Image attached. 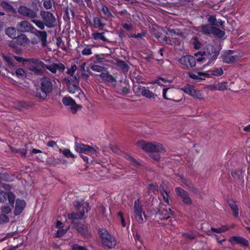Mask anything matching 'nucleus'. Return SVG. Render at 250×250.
Listing matches in <instances>:
<instances>
[{
  "instance_id": "27",
  "label": "nucleus",
  "mask_w": 250,
  "mask_h": 250,
  "mask_svg": "<svg viewBox=\"0 0 250 250\" xmlns=\"http://www.w3.org/2000/svg\"><path fill=\"white\" fill-rule=\"evenodd\" d=\"M10 73L13 76L15 75L16 77L20 79H23L26 77V72L22 68L16 69L15 71H12Z\"/></svg>"
},
{
  "instance_id": "10",
  "label": "nucleus",
  "mask_w": 250,
  "mask_h": 250,
  "mask_svg": "<svg viewBox=\"0 0 250 250\" xmlns=\"http://www.w3.org/2000/svg\"><path fill=\"white\" fill-rule=\"evenodd\" d=\"M175 213L170 208H167V206L165 208H160L157 215L161 220H167L170 216H174Z\"/></svg>"
},
{
  "instance_id": "62",
  "label": "nucleus",
  "mask_w": 250,
  "mask_h": 250,
  "mask_svg": "<svg viewBox=\"0 0 250 250\" xmlns=\"http://www.w3.org/2000/svg\"><path fill=\"white\" fill-rule=\"evenodd\" d=\"M193 47L195 49L198 50L200 48L201 46V43L198 41L197 38L194 39V42H193Z\"/></svg>"
},
{
  "instance_id": "13",
  "label": "nucleus",
  "mask_w": 250,
  "mask_h": 250,
  "mask_svg": "<svg viewBox=\"0 0 250 250\" xmlns=\"http://www.w3.org/2000/svg\"><path fill=\"white\" fill-rule=\"evenodd\" d=\"M229 242L233 245H240L242 247L246 248L249 246V242L242 236H233L229 238Z\"/></svg>"
},
{
  "instance_id": "32",
  "label": "nucleus",
  "mask_w": 250,
  "mask_h": 250,
  "mask_svg": "<svg viewBox=\"0 0 250 250\" xmlns=\"http://www.w3.org/2000/svg\"><path fill=\"white\" fill-rule=\"evenodd\" d=\"M5 34L11 39H15L17 36V31L14 27H8L5 29Z\"/></svg>"
},
{
  "instance_id": "26",
  "label": "nucleus",
  "mask_w": 250,
  "mask_h": 250,
  "mask_svg": "<svg viewBox=\"0 0 250 250\" xmlns=\"http://www.w3.org/2000/svg\"><path fill=\"white\" fill-rule=\"evenodd\" d=\"M92 38L94 40H101L103 42H109L107 38L104 36V32H95L92 34Z\"/></svg>"
},
{
  "instance_id": "34",
  "label": "nucleus",
  "mask_w": 250,
  "mask_h": 250,
  "mask_svg": "<svg viewBox=\"0 0 250 250\" xmlns=\"http://www.w3.org/2000/svg\"><path fill=\"white\" fill-rule=\"evenodd\" d=\"M38 37L40 39L42 42V46H45L47 44V34L46 31H42L41 33L39 34Z\"/></svg>"
},
{
  "instance_id": "49",
  "label": "nucleus",
  "mask_w": 250,
  "mask_h": 250,
  "mask_svg": "<svg viewBox=\"0 0 250 250\" xmlns=\"http://www.w3.org/2000/svg\"><path fill=\"white\" fill-rule=\"evenodd\" d=\"M227 83L225 82L218 83H216L217 90L223 91L227 88Z\"/></svg>"
},
{
  "instance_id": "4",
  "label": "nucleus",
  "mask_w": 250,
  "mask_h": 250,
  "mask_svg": "<svg viewBox=\"0 0 250 250\" xmlns=\"http://www.w3.org/2000/svg\"><path fill=\"white\" fill-rule=\"evenodd\" d=\"M99 235L101 239L102 244L104 246L109 249H113L116 245V240L112 236L108 231L104 229H99L98 230Z\"/></svg>"
},
{
  "instance_id": "15",
  "label": "nucleus",
  "mask_w": 250,
  "mask_h": 250,
  "mask_svg": "<svg viewBox=\"0 0 250 250\" xmlns=\"http://www.w3.org/2000/svg\"><path fill=\"white\" fill-rule=\"evenodd\" d=\"M76 229L79 233L84 238H89L91 236L89 226L86 224H81L76 227Z\"/></svg>"
},
{
  "instance_id": "17",
  "label": "nucleus",
  "mask_w": 250,
  "mask_h": 250,
  "mask_svg": "<svg viewBox=\"0 0 250 250\" xmlns=\"http://www.w3.org/2000/svg\"><path fill=\"white\" fill-rule=\"evenodd\" d=\"M34 64H36L38 66H41L43 68H45L49 70L52 73H56L57 72L56 63H54L50 65H47L44 63L43 62L41 61L39 59L33 60Z\"/></svg>"
},
{
  "instance_id": "56",
  "label": "nucleus",
  "mask_w": 250,
  "mask_h": 250,
  "mask_svg": "<svg viewBox=\"0 0 250 250\" xmlns=\"http://www.w3.org/2000/svg\"><path fill=\"white\" fill-rule=\"evenodd\" d=\"M182 237L188 240H193L195 238V236L193 233H188V232L183 233L182 234Z\"/></svg>"
},
{
  "instance_id": "38",
  "label": "nucleus",
  "mask_w": 250,
  "mask_h": 250,
  "mask_svg": "<svg viewBox=\"0 0 250 250\" xmlns=\"http://www.w3.org/2000/svg\"><path fill=\"white\" fill-rule=\"evenodd\" d=\"M212 34L215 35L218 38H221L225 35V32L214 26Z\"/></svg>"
},
{
  "instance_id": "55",
  "label": "nucleus",
  "mask_w": 250,
  "mask_h": 250,
  "mask_svg": "<svg viewBox=\"0 0 250 250\" xmlns=\"http://www.w3.org/2000/svg\"><path fill=\"white\" fill-rule=\"evenodd\" d=\"M148 190L150 191H152L153 193H155L158 191V186L154 184H149L148 185Z\"/></svg>"
},
{
  "instance_id": "36",
  "label": "nucleus",
  "mask_w": 250,
  "mask_h": 250,
  "mask_svg": "<svg viewBox=\"0 0 250 250\" xmlns=\"http://www.w3.org/2000/svg\"><path fill=\"white\" fill-rule=\"evenodd\" d=\"M146 31H143L141 33H138L137 34L130 33L128 35V37L129 38H136L138 40L142 39L144 40V38L146 37Z\"/></svg>"
},
{
  "instance_id": "14",
  "label": "nucleus",
  "mask_w": 250,
  "mask_h": 250,
  "mask_svg": "<svg viewBox=\"0 0 250 250\" xmlns=\"http://www.w3.org/2000/svg\"><path fill=\"white\" fill-rule=\"evenodd\" d=\"M159 190L161 195L163 197L164 202L167 205H170V190L168 186L163 182L160 186Z\"/></svg>"
},
{
  "instance_id": "28",
  "label": "nucleus",
  "mask_w": 250,
  "mask_h": 250,
  "mask_svg": "<svg viewBox=\"0 0 250 250\" xmlns=\"http://www.w3.org/2000/svg\"><path fill=\"white\" fill-rule=\"evenodd\" d=\"M133 210L134 214L138 213H144V212H145L143 208V206L140 203L139 199H137L134 201Z\"/></svg>"
},
{
  "instance_id": "42",
  "label": "nucleus",
  "mask_w": 250,
  "mask_h": 250,
  "mask_svg": "<svg viewBox=\"0 0 250 250\" xmlns=\"http://www.w3.org/2000/svg\"><path fill=\"white\" fill-rule=\"evenodd\" d=\"M188 74L189 78L195 80H203L199 76H204L206 75V73L203 72H199L198 75H196L191 71L188 72Z\"/></svg>"
},
{
  "instance_id": "52",
  "label": "nucleus",
  "mask_w": 250,
  "mask_h": 250,
  "mask_svg": "<svg viewBox=\"0 0 250 250\" xmlns=\"http://www.w3.org/2000/svg\"><path fill=\"white\" fill-rule=\"evenodd\" d=\"M102 11L103 12L104 15L106 16L107 18H109L112 16V14L110 12L108 8L106 6H102Z\"/></svg>"
},
{
  "instance_id": "35",
  "label": "nucleus",
  "mask_w": 250,
  "mask_h": 250,
  "mask_svg": "<svg viewBox=\"0 0 250 250\" xmlns=\"http://www.w3.org/2000/svg\"><path fill=\"white\" fill-rule=\"evenodd\" d=\"M229 228L228 226L222 225L221 227L218 228H214L211 227L210 229V231L218 233H221L227 231V230H229Z\"/></svg>"
},
{
  "instance_id": "12",
  "label": "nucleus",
  "mask_w": 250,
  "mask_h": 250,
  "mask_svg": "<svg viewBox=\"0 0 250 250\" xmlns=\"http://www.w3.org/2000/svg\"><path fill=\"white\" fill-rule=\"evenodd\" d=\"M63 104L65 106H70V110L73 113H76L78 108L81 107L77 104L75 100L70 97H64L62 99Z\"/></svg>"
},
{
  "instance_id": "22",
  "label": "nucleus",
  "mask_w": 250,
  "mask_h": 250,
  "mask_svg": "<svg viewBox=\"0 0 250 250\" xmlns=\"http://www.w3.org/2000/svg\"><path fill=\"white\" fill-rule=\"evenodd\" d=\"M15 39H16L17 44L23 46L28 45L30 42V40L24 34L17 35Z\"/></svg>"
},
{
  "instance_id": "43",
  "label": "nucleus",
  "mask_w": 250,
  "mask_h": 250,
  "mask_svg": "<svg viewBox=\"0 0 250 250\" xmlns=\"http://www.w3.org/2000/svg\"><path fill=\"white\" fill-rule=\"evenodd\" d=\"M15 59L17 61L19 62H28L29 63H31L33 64H34L33 62H32L34 60H37V59L35 58H27V59H24L22 57L17 56H14Z\"/></svg>"
},
{
  "instance_id": "1",
  "label": "nucleus",
  "mask_w": 250,
  "mask_h": 250,
  "mask_svg": "<svg viewBox=\"0 0 250 250\" xmlns=\"http://www.w3.org/2000/svg\"><path fill=\"white\" fill-rule=\"evenodd\" d=\"M54 81L48 77H43L40 80V89H37L36 97L43 100L52 92Z\"/></svg>"
},
{
  "instance_id": "18",
  "label": "nucleus",
  "mask_w": 250,
  "mask_h": 250,
  "mask_svg": "<svg viewBox=\"0 0 250 250\" xmlns=\"http://www.w3.org/2000/svg\"><path fill=\"white\" fill-rule=\"evenodd\" d=\"M33 27V25L27 21H22L17 25L18 29L21 32H30Z\"/></svg>"
},
{
  "instance_id": "37",
  "label": "nucleus",
  "mask_w": 250,
  "mask_h": 250,
  "mask_svg": "<svg viewBox=\"0 0 250 250\" xmlns=\"http://www.w3.org/2000/svg\"><path fill=\"white\" fill-rule=\"evenodd\" d=\"M141 95L148 99H154V93L146 87L143 91H142Z\"/></svg>"
},
{
  "instance_id": "25",
  "label": "nucleus",
  "mask_w": 250,
  "mask_h": 250,
  "mask_svg": "<svg viewBox=\"0 0 250 250\" xmlns=\"http://www.w3.org/2000/svg\"><path fill=\"white\" fill-rule=\"evenodd\" d=\"M0 5L7 12H10L13 14H15L17 12L16 9L11 5L5 1H2L0 3Z\"/></svg>"
},
{
  "instance_id": "57",
  "label": "nucleus",
  "mask_w": 250,
  "mask_h": 250,
  "mask_svg": "<svg viewBox=\"0 0 250 250\" xmlns=\"http://www.w3.org/2000/svg\"><path fill=\"white\" fill-rule=\"evenodd\" d=\"M3 59L7 62L9 67L14 66L13 60L10 57L4 55Z\"/></svg>"
},
{
  "instance_id": "41",
  "label": "nucleus",
  "mask_w": 250,
  "mask_h": 250,
  "mask_svg": "<svg viewBox=\"0 0 250 250\" xmlns=\"http://www.w3.org/2000/svg\"><path fill=\"white\" fill-rule=\"evenodd\" d=\"M79 90V87L76 84L69 83L68 85V91L70 93L74 94Z\"/></svg>"
},
{
  "instance_id": "47",
  "label": "nucleus",
  "mask_w": 250,
  "mask_h": 250,
  "mask_svg": "<svg viewBox=\"0 0 250 250\" xmlns=\"http://www.w3.org/2000/svg\"><path fill=\"white\" fill-rule=\"evenodd\" d=\"M0 180L7 182L12 181L11 177L7 172L0 173Z\"/></svg>"
},
{
  "instance_id": "11",
  "label": "nucleus",
  "mask_w": 250,
  "mask_h": 250,
  "mask_svg": "<svg viewBox=\"0 0 250 250\" xmlns=\"http://www.w3.org/2000/svg\"><path fill=\"white\" fill-rule=\"evenodd\" d=\"M178 61L181 64L185 66L188 69L193 68L196 65L195 58L191 55L184 56L179 59Z\"/></svg>"
},
{
  "instance_id": "24",
  "label": "nucleus",
  "mask_w": 250,
  "mask_h": 250,
  "mask_svg": "<svg viewBox=\"0 0 250 250\" xmlns=\"http://www.w3.org/2000/svg\"><path fill=\"white\" fill-rule=\"evenodd\" d=\"M228 205L232 211L233 216L237 218L239 216V208L234 200H230L228 201Z\"/></svg>"
},
{
  "instance_id": "45",
  "label": "nucleus",
  "mask_w": 250,
  "mask_h": 250,
  "mask_svg": "<svg viewBox=\"0 0 250 250\" xmlns=\"http://www.w3.org/2000/svg\"><path fill=\"white\" fill-rule=\"evenodd\" d=\"M198 53L199 54L200 56L198 57V53H195V56L197 57L196 60V62H205L206 60H208L207 59V58L205 56H204V52H199Z\"/></svg>"
},
{
  "instance_id": "3",
  "label": "nucleus",
  "mask_w": 250,
  "mask_h": 250,
  "mask_svg": "<svg viewBox=\"0 0 250 250\" xmlns=\"http://www.w3.org/2000/svg\"><path fill=\"white\" fill-rule=\"evenodd\" d=\"M75 150L81 153V157L83 159L84 162L88 163V158L87 156L83 154H87L92 156V158L96 155L98 152V148L97 146H91L88 145L76 143L75 144Z\"/></svg>"
},
{
  "instance_id": "64",
  "label": "nucleus",
  "mask_w": 250,
  "mask_h": 250,
  "mask_svg": "<svg viewBox=\"0 0 250 250\" xmlns=\"http://www.w3.org/2000/svg\"><path fill=\"white\" fill-rule=\"evenodd\" d=\"M73 250H88L85 247L74 244L72 246Z\"/></svg>"
},
{
  "instance_id": "61",
  "label": "nucleus",
  "mask_w": 250,
  "mask_h": 250,
  "mask_svg": "<svg viewBox=\"0 0 250 250\" xmlns=\"http://www.w3.org/2000/svg\"><path fill=\"white\" fill-rule=\"evenodd\" d=\"M121 26L127 31H131L133 27V26L131 23L128 24L126 23H121Z\"/></svg>"
},
{
  "instance_id": "6",
  "label": "nucleus",
  "mask_w": 250,
  "mask_h": 250,
  "mask_svg": "<svg viewBox=\"0 0 250 250\" xmlns=\"http://www.w3.org/2000/svg\"><path fill=\"white\" fill-rule=\"evenodd\" d=\"M40 15L47 28H52L56 26V18L53 13L49 11L41 10Z\"/></svg>"
},
{
  "instance_id": "9",
  "label": "nucleus",
  "mask_w": 250,
  "mask_h": 250,
  "mask_svg": "<svg viewBox=\"0 0 250 250\" xmlns=\"http://www.w3.org/2000/svg\"><path fill=\"white\" fill-rule=\"evenodd\" d=\"M15 195L11 191H0V203H5L7 200L12 208H14L15 201Z\"/></svg>"
},
{
  "instance_id": "33",
  "label": "nucleus",
  "mask_w": 250,
  "mask_h": 250,
  "mask_svg": "<svg viewBox=\"0 0 250 250\" xmlns=\"http://www.w3.org/2000/svg\"><path fill=\"white\" fill-rule=\"evenodd\" d=\"M84 216V210L83 207V210H80L79 212H73L70 215V218L72 219H81Z\"/></svg>"
},
{
  "instance_id": "48",
  "label": "nucleus",
  "mask_w": 250,
  "mask_h": 250,
  "mask_svg": "<svg viewBox=\"0 0 250 250\" xmlns=\"http://www.w3.org/2000/svg\"><path fill=\"white\" fill-rule=\"evenodd\" d=\"M90 68L93 71L101 73L103 72V71H105V70H106V69L104 68V67L97 64H93L91 65Z\"/></svg>"
},
{
  "instance_id": "20",
  "label": "nucleus",
  "mask_w": 250,
  "mask_h": 250,
  "mask_svg": "<svg viewBox=\"0 0 250 250\" xmlns=\"http://www.w3.org/2000/svg\"><path fill=\"white\" fill-rule=\"evenodd\" d=\"M26 203L24 200L18 199L16 201L14 214L15 215H19L23 211L25 208Z\"/></svg>"
},
{
  "instance_id": "46",
  "label": "nucleus",
  "mask_w": 250,
  "mask_h": 250,
  "mask_svg": "<svg viewBox=\"0 0 250 250\" xmlns=\"http://www.w3.org/2000/svg\"><path fill=\"white\" fill-rule=\"evenodd\" d=\"M211 74L215 76H221L223 74V71L221 67H216L211 71Z\"/></svg>"
},
{
  "instance_id": "44",
  "label": "nucleus",
  "mask_w": 250,
  "mask_h": 250,
  "mask_svg": "<svg viewBox=\"0 0 250 250\" xmlns=\"http://www.w3.org/2000/svg\"><path fill=\"white\" fill-rule=\"evenodd\" d=\"M125 158L129 161L135 167H138L141 165L140 163L138 162L136 159L132 157L131 156L127 154L124 155Z\"/></svg>"
},
{
  "instance_id": "8",
  "label": "nucleus",
  "mask_w": 250,
  "mask_h": 250,
  "mask_svg": "<svg viewBox=\"0 0 250 250\" xmlns=\"http://www.w3.org/2000/svg\"><path fill=\"white\" fill-rule=\"evenodd\" d=\"M175 192L176 195L180 197L185 205H190L192 204V200L188 191L181 187H176L175 188Z\"/></svg>"
},
{
  "instance_id": "2",
  "label": "nucleus",
  "mask_w": 250,
  "mask_h": 250,
  "mask_svg": "<svg viewBox=\"0 0 250 250\" xmlns=\"http://www.w3.org/2000/svg\"><path fill=\"white\" fill-rule=\"evenodd\" d=\"M142 148L146 152H150V157L155 161L160 160L161 156L159 152H165L166 149L162 144L158 143H145L140 145Z\"/></svg>"
},
{
  "instance_id": "39",
  "label": "nucleus",
  "mask_w": 250,
  "mask_h": 250,
  "mask_svg": "<svg viewBox=\"0 0 250 250\" xmlns=\"http://www.w3.org/2000/svg\"><path fill=\"white\" fill-rule=\"evenodd\" d=\"M117 66L124 71H128L129 67L124 61L119 60L117 62Z\"/></svg>"
},
{
  "instance_id": "58",
  "label": "nucleus",
  "mask_w": 250,
  "mask_h": 250,
  "mask_svg": "<svg viewBox=\"0 0 250 250\" xmlns=\"http://www.w3.org/2000/svg\"><path fill=\"white\" fill-rule=\"evenodd\" d=\"M43 5L46 9H50L52 8V4L51 0H43Z\"/></svg>"
},
{
  "instance_id": "16",
  "label": "nucleus",
  "mask_w": 250,
  "mask_h": 250,
  "mask_svg": "<svg viewBox=\"0 0 250 250\" xmlns=\"http://www.w3.org/2000/svg\"><path fill=\"white\" fill-rule=\"evenodd\" d=\"M233 53L232 50H229L225 52L222 56L223 61L227 63H231L238 60L239 56L238 55H231Z\"/></svg>"
},
{
  "instance_id": "63",
  "label": "nucleus",
  "mask_w": 250,
  "mask_h": 250,
  "mask_svg": "<svg viewBox=\"0 0 250 250\" xmlns=\"http://www.w3.org/2000/svg\"><path fill=\"white\" fill-rule=\"evenodd\" d=\"M66 232V230L64 229H59L55 233L56 237H61L63 236Z\"/></svg>"
},
{
  "instance_id": "59",
  "label": "nucleus",
  "mask_w": 250,
  "mask_h": 250,
  "mask_svg": "<svg viewBox=\"0 0 250 250\" xmlns=\"http://www.w3.org/2000/svg\"><path fill=\"white\" fill-rule=\"evenodd\" d=\"M77 65L76 64L72 65L71 68L68 69L66 71L67 74L71 76H73L77 69Z\"/></svg>"
},
{
  "instance_id": "53",
  "label": "nucleus",
  "mask_w": 250,
  "mask_h": 250,
  "mask_svg": "<svg viewBox=\"0 0 250 250\" xmlns=\"http://www.w3.org/2000/svg\"><path fill=\"white\" fill-rule=\"evenodd\" d=\"M29 70L34 72L36 74H41L42 71L41 69L38 68L35 66H30L28 68Z\"/></svg>"
},
{
  "instance_id": "51",
  "label": "nucleus",
  "mask_w": 250,
  "mask_h": 250,
  "mask_svg": "<svg viewBox=\"0 0 250 250\" xmlns=\"http://www.w3.org/2000/svg\"><path fill=\"white\" fill-rule=\"evenodd\" d=\"M63 154L67 158H75V156L67 148H64L62 151Z\"/></svg>"
},
{
  "instance_id": "19",
  "label": "nucleus",
  "mask_w": 250,
  "mask_h": 250,
  "mask_svg": "<svg viewBox=\"0 0 250 250\" xmlns=\"http://www.w3.org/2000/svg\"><path fill=\"white\" fill-rule=\"evenodd\" d=\"M180 179L181 182L185 185L191 192L195 194L198 192V189L194 186L190 180L187 179L183 175L180 176Z\"/></svg>"
},
{
  "instance_id": "7",
  "label": "nucleus",
  "mask_w": 250,
  "mask_h": 250,
  "mask_svg": "<svg viewBox=\"0 0 250 250\" xmlns=\"http://www.w3.org/2000/svg\"><path fill=\"white\" fill-rule=\"evenodd\" d=\"M18 12L23 17L30 20L31 21L34 19L38 17L37 10H34L24 5H20L18 8Z\"/></svg>"
},
{
  "instance_id": "23",
  "label": "nucleus",
  "mask_w": 250,
  "mask_h": 250,
  "mask_svg": "<svg viewBox=\"0 0 250 250\" xmlns=\"http://www.w3.org/2000/svg\"><path fill=\"white\" fill-rule=\"evenodd\" d=\"M182 90L185 93L194 97L198 98L197 94L199 93L198 91L195 90L193 88V86L190 84H186L182 88Z\"/></svg>"
},
{
  "instance_id": "29",
  "label": "nucleus",
  "mask_w": 250,
  "mask_h": 250,
  "mask_svg": "<svg viewBox=\"0 0 250 250\" xmlns=\"http://www.w3.org/2000/svg\"><path fill=\"white\" fill-rule=\"evenodd\" d=\"M94 26L99 30H102L105 26V24L103 22L102 19L99 17H94L93 19Z\"/></svg>"
},
{
  "instance_id": "60",
  "label": "nucleus",
  "mask_w": 250,
  "mask_h": 250,
  "mask_svg": "<svg viewBox=\"0 0 250 250\" xmlns=\"http://www.w3.org/2000/svg\"><path fill=\"white\" fill-rule=\"evenodd\" d=\"M118 216L120 217L121 224L123 227H126V222L125 221V219L124 217V214L122 211H119L118 213Z\"/></svg>"
},
{
  "instance_id": "50",
  "label": "nucleus",
  "mask_w": 250,
  "mask_h": 250,
  "mask_svg": "<svg viewBox=\"0 0 250 250\" xmlns=\"http://www.w3.org/2000/svg\"><path fill=\"white\" fill-rule=\"evenodd\" d=\"M208 22L209 23L208 24H209L211 26H218V25L217 23V21L215 17L213 15L210 16L209 17V18L208 19Z\"/></svg>"
},
{
  "instance_id": "31",
  "label": "nucleus",
  "mask_w": 250,
  "mask_h": 250,
  "mask_svg": "<svg viewBox=\"0 0 250 250\" xmlns=\"http://www.w3.org/2000/svg\"><path fill=\"white\" fill-rule=\"evenodd\" d=\"M213 26L209 24H205L201 26V29L203 33L207 35H210L212 33L214 28Z\"/></svg>"
},
{
  "instance_id": "5",
  "label": "nucleus",
  "mask_w": 250,
  "mask_h": 250,
  "mask_svg": "<svg viewBox=\"0 0 250 250\" xmlns=\"http://www.w3.org/2000/svg\"><path fill=\"white\" fill-rule=\"evenodd\" d=\"M204 56H205L208 59V62L205 64V65H209L213 63L214 62L217 58L219 52L215 48V47L210 44H207L204 51H203Z\"/></svg>"
},
{
  "instance_id": "54",
  "label": "nucleus",
  "mask_w": 250,
  "mask_h": 250,
  "mask_svg": "<svg viewBox=\"0 0 250 250\" xmlns=\"http://www.w3.org/2000/svg\"><path fill=\"white\" fill-rule=\"evenodd\" d=\"M145 88V86H143L142 85H138L137 86H135L134 87V92L137 94V95H141L142 94V91H143V90Z\"/></svg>"
},
{
  "instance_id": "21",
  "label": "nucleus",
  "mask_w": 250,
  "mask_h": 250,
  "mask_svg": "<svg viewBox=\"0 0 250 250\" xmlns=\"http://www.w3.org/2000/svg\"><path fill=\"white\" fill-rule=\"evenodd\" d=\"M97 76L99 77L103 82H107L110 83L116 82V78L108 72H102L101 74L97 75Z\"/></svg>"
},
{
  "instance_id": "30",
  "label": "nucleus",
  "mask_w": 250,
  "mask_h": 250,
  "mask_svg": "<svg viewBox=\"0 0 250 250\" xmlns=\"http://www.w3.org/2000/svg\"><path fill=\"white\" fill-rule=\"evenodd\" d=\"M134 215L137 221L139 224H143L147 220L145 212L135 213Z\"/></svg>"
},
{
  "instance_id": "40",
  "label": "nucleus",
  "mask_w": 250,
  "mask_h": 250,
  "mask_svg": "<svg viewBox=\"0 0 250 250\" xmlns=\"http://www.w3.org/2000/svg\"><path fill=\"white\" fill-rule=\"evenodd\" d=\"M41 30H43L44 29L45 26H46V24L43 21H41L40 20H37L36 18L34 19V20H32V21Z\"/></svg>"
}]
</instances>
